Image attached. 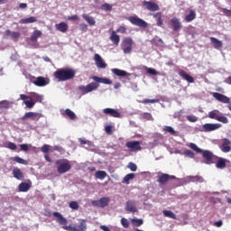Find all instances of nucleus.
<instances>
[{
    "instance_id": "nucleus-1",
    "label": "nucleus",
    "mask_w": 231,
    "mask_h": 231,
    "mask_svg": "<svg viewBox=\"0 0 231 231\" xmlns=\"http://www.w3.org/2000/svg\"><path fill=\"white\" fill-rule=\"evenodd\" d=\"M54 217H56L57 223L59 225H63L62 228L63 230L67 231H86L88 230V225H86L85 219H79V225L78 226H66L68 225V219L66 217H62V215L59 212H54L52 214Z\"/></svg>"
},
{
    "instance_id": "nucleus-2",
    "label": "nucleus",
    "mask_w": 231,
    "mask_h": 231,
    "mask_svg": "<svg viewBox=\"0 0 231 231\" xmlns=\"http://www.w3.org/2000/svg\"><path fill=\"white\" fill-rule=\"evenodd\" d=\"M92 80L95 82H91L87 86L81 85L79 87V90L81 91L82 95H88V93H91V91H95V89H98L100 88V84L111 85L113 84V80L107 78H100L97 76H93Z\"/></svg>"
},
{
    "instance_id": "nucleus-3",
    "label": "nucleus",
    "mask_w": 231,
    "mask_h": 231,
    "mask_svg": "<svg viewBox=\"0 0 231 231\" xmlns=\"http://www.w3.org/2000/svg\"><path fill=\"white\" fill-rule=\"evenodd\" d=\"M76 73L73 69H60L54 72L53 77L58 82H66L67 80L75 79Z\"/></svg>"
},
{
    "instance_id": "nucleus-4",
    "label": "nucleus",
    "mask_w": 231,
    "mask_h": 231,
    "mask_svg": "<svg viewBox=\"0 0 231 231\" xmlns=\"http://www.w3.org/2000/svg\"><path fill=\"white\" fill-rule=\"evenodd\" d=\"M58 174H66L71 171V163L68 159H59L56 161Z\"/></svg>"
},
{
    "instance_id": "nucleus-5",
    "label": "nucleus",
    "mask_w": 231,
    "mask_h": 231,
    "mask_svg": "<svg viewBox=\"0 0 231 231\" xmlns=\"http://www.w3.org/2000/svg\"><path fill=\"white\" fill-rule=\"evenodd\" d=\"M221 112L219 110L215 109L208 113V118L211 120H217V122H221L222 124H228V118L225 116H219Z\"/></svg>"
},
{
    "instance_id": "nucleus-6",
    "label": "nucleus",
    "mask_w": 231,
    "mask_h": 231,
    "mask_svg": "<svg viewBox=\"0 0 231 231\" xmlns=\"http://www.w3.org/2000/svg\"><path fill=\"white\" fill-rule=\"evenodd\" d=\"M127 21H129L131 24H134V26H138L139 28H147L149 26L145 20H143L138 16H129Z\"/></svg>"
},
{
    "instance_id": "nucleus-7",
    "label": "nucleus",
    "mask_w": 231,
    "mask_h": 231,
    "mask_svg": "<svg viewBox=\"0 0 231 231\" xmlns=\"http://www.w3.org/2000/svg\"><path fill=\"white\" fill-rule=\"evenodd\" d=\"M133 38H125L121 42V48L125 54H129L133 51Z\"/></svg>"
},
{
    "instance_id": "nucleus-8",
    "label": "nucleus",
    "mask_w": 231,
    "mask_h": 231,
    "mask_svg": "<svg viewBox=\"0 0 231 231\" xmlns=\"http://www.w3.org/2000/svg\"><path fill=\"white\" fill-rule=\"evenodd\" d=\"M42 118V114L37 112H26L21 118L23 122L24 120H32L33 122H39Z\"/></svg>"
},
{
    "instance_id": "nucleus-9",
    "label": "nucleus",
    "mask_w": 231,
    "mask_h": 231,
    "mask_svg": "<svg viewBox=\"0 0 231 231\" xmlns=\"http://www.w3.org/2000/svg\"><path fill=\"white\" fill-rule=\"evenodd\" d=\"M125 147L131 152H138V151H142V143L140 141H129L125 143Z\"/></svg>"
},
{
    "instance_id": "nucleus-10",
    "label": "nucleus",
    "mask_w": 231,
    "mask_h": 231,
    "mask_svg": "<svg viewBox=\"0 0 231 231\" xmlns=\"http://www.w3.org/2000/svg\"><path fill=\"white\" fill-rule=\"evenodd\" d=\"M212 96L218 101L221 102L222 104H228L227 105V108L229 109V111H231V102H230V97L218 93V92H214L212 94Z\"/></svg>"
},
{
    "instance_id": "nucleus-11",
    "label": "nucleus",
    "mask_w": 231,
    "mask_h": 231,
    "mask_svg": "<svg viewBox=\"0 0 231 231\" xmlns=\"http://www.w3.org/2000/svg\"><path fill=\"white\" fill-rule=\"evenodd\" d=\"M109 201H111L109 197H103L98 200H92L91 205H93V207H98L99 208H105V207L109 205Z\"/></svg>"
},
{
    "instance_id": "nucleus-12",
    "label": "nucleus",
    "mask_w": 231,
    "mask_h": 231,
    "mask_svg": "<svg viewBox=\"0 0 231 231\" xmlns=\"http://www.w3.org/2000/svg\"><path fill=\"white\" fill-rule=\"evenodd\" d=\"M222 152H231V141L228 138H223L218 145Z\"/></svg>"
},
{
    "instance_id": "nucleus-13",
    "label": "nucleus",
    "mask_w": 231,
    "mask_h": 231,
    "mask_svg": "<svg viewBox=\"0 0 231 231\" xmlns=\"http://www.w3.org/2000/svg\"><path fill=\"white\" fill-rule=\"evenodd\" d=\"M103 113L106 116H111L112 118H122V114L115 108H105L103 109Z\"/></svg>"
},
{
    "instance_id": "nucleus-14",
    "label": "nucleus",
    "mask_w": 231,
    "mask_h": 231,
    "mask_svg": "<svg viewBox=\"0 0 231 231\" xmlns=\"http://www.w3.org/2000/svg\"><path fill=\"white\" fill-rule=\"evenodd\" d=\"M94 60L97 68H98L99 69H106V68H107V63L104 62V60L102 59V56H100V54H95Z\"/></svg>"
},
{
    "instance_id": "nucleus-15",
    "label": "nucleus",
    "mask_w": 231,
    "mask_h": 231,
    "mask_svg": "<svg viewBox=\"0 0 231 231\" xmlns=\"http://www.w3.org/2000/svg\"><path fill=\"white\" fill-rule=\"evenodd\" d=\"M200 153H202V158L206 160V163L208 165H211V163H214V162L212 161L214 160V153H212V152L208 150H202Z\"/></svg>"
},
{
    "instance_id": "nucleus-16",
    "label": "nucleus",
    "mask_w": 231,
    "mask_h": 231,
    "mask_svg": "<svg viewBox=\"0 0 231 231\" xmlns=\"http://www.w3.org/2000/svg\"><path fill=\"white\" fill-rule=\"evenodd\" d=\"M143 5L145 6L146 10H149L150 12H158V10H160V5L154 2L144 1L143 2Z\"/></svg>"
},
{
    "instance_id": "nucleus-17",
    "label": "nucleus",
    "mask_w": 231,
    "mask_h": 231,
    "mask_svg": "<svg viewBox=\"0 0 231 231\" xmlns=\"http://www.w3.org/2000/svg\"><path fill=\"white\" fill-rule=\"evenodd\" d=\"M221 124H205L203 125V129L205 133H210L212 131H217V129H221Z\"/></svg>"
},
{
    "instance_id": "nucleus-18",
    "label": "nucleus",
    "mask_w": 231,
    "mask_h": 231,
    "mask_svg": "<svg viewBox=\"0 0 231 231\" xmlns=\"http://www.w3.org/2000/svg\"><path fill=\"white\" fill-rule=\"evenodd\" d=\"M178 75L183 79V80H186V82H189V84H194V79L192 76L189 75L185 70L180 69L178 72Z\"/></svg>"
},
{
    "instance_id": "nucleus-19",
    "label": "nucleus",
    "mask_w": 231,
    "mask_h": 231,
    "mask_svg": "<svg viewBox=\"0 0 231 231\" xmlns=\"http://www.w3.org/2000/svg\"><path fill=\"white\" fill-rule=\"evenodd\" d=\"M169 180H176V177L171 176L167 173H162L161 176H159L158 182L161 183V185H165Z\"/></svg>"
},
{
    "instance_id": "nucleus-20",
    "label": "nucleus",
    "mask_w": 231,
    "mask_h": 231,
    "mask_svg": "<svg viewBox=\"0 0 231 231\" xmlns=\"http://www.w3.org/2000/svg\"><path fill=\"white\" fill-rule=\"evenodd\" d=\"M32 189V180L29 182H21L18 186L19 192H28Z\"/></svg>"
},
{
    "instance_id": "nucleus-21",
    "label": "nucleus",
    "mask_w": 231,
    "mask_h": 231,
    "mask_svg": "<svg viewBox=\"0 0 231 231\" xmlns=\"http://www.w3.org/2000/svg\"><path fill=\"white\" fill-rule=\"evenodd\" d=\"M32 84L38 86V88H43L44 86H48V81H46V78L40 76L36 80L32 81Z\"/></svg>"
},
{
    "instance_id": "nucleus-22",
    "label": "nucleus",
    "mask_w": 231,
    "mask_h": 231,
    "mask_svg": "<svg viewBox=\"0 0 231 231\" xmlns=\"http://www.w3.org/2000/svg\"><path fill=\"white\" fill-rule=\"evenodd\" d=\"M171 25L173 26V32H180L181 30V23L180 19L173 17L171 20Z\"/></svg>"
},
{
    "instance_id": "nucleus-23",
    "label": "nucleus",
    "mask_w": 231,
    "mask_h": 231,
    "mask_svg": "<svg viewBox=\"0 0 231 231\" xmlns=\"http://www.w3.org/2000/svg\"><path fill=\"white\" fill-rule=\"evenodd\" d=\"M112 73L116 77H131V74L120 69H112Z\"/></svg>"
},
{
    "instance_id": "nucleus-24",
    "label": "nucleus",
    "mask_w": 231,
    "mask_h": 231,
    "mask_svg": "<svg viewBox=\"0 0 231 231\" xmlns=\"http://www.w3.org/2000/svg\"><path fill=\"white\" fill-rule=\"evenodd\" d=\"M217 161L216 162L217 169H226V159H224L223 157H217Z\"/></svg>"
},
{
    "instance_id": "nucleus-25",
    "label": "nucleus",
    "mask_w": 231,
    "mask_h": 231,
    "mask_svg": "<svg viewBox=\"0 0 231 231\" xmlns=\"http://www.w3.org/2000/svg\"><path fill=\"white\" fill-rule=\"evenodd\" d=\"M55 28L56 30H58V32H61V33H66V32H68V23L61 22L60 23H56L55 24Z\"/></svg>"
},
{
    "instance_id": "nucleus-26",
    "label": "nucleus",
    "mask_w": 231,
    "mask_h": 231,
    "mask_svg": "<svg viewBox=\"0 0 231 231\" xmlns=\"http://www.w3.org/2000/svg\"><path fill=\"white\" fill-rule=\"evenodd\" d=\"M13 175L16 180H24V173H23V171L19 168H14Z\"/></svg>"
},
{
    "instance_id": "nucleus-27",
    "label": "nucleus",
    "mask_w": 231,
    "mask_h": 231,
    "mask_svg": "<svg viewBox=\"0 0 231 231\" xmlns=\"http://www.w3.org/2000/svg\"><path fill=\"white\" fill-rule=\"evenodd\" d=\"M125 210H127V212H138V208H136V206L134 205V201L133 200H128L126 202Z\"/></svg>"
},
{
    "instance_id": "nucleus-28",
    "label": "nucleus",
    "mask_w": 231,
    "mask_h": 231,
    "mask_svg": "<svg viewBox=\"0 0 231 231\" xmlns=\"http://www.w3.org/2000/svg\"><path fill=\"white\" fill-rule=\"evenodd\" d=\"M210 41L215 50H219V48H223V42L219 41L217 38L210 37Z\"/></svg>"
},
{
    "instance_id": "nucleus-29",
    "label": "nucleus",
    "mask_w": 231,
    "mask_h": 231,
    "mask_svg": "<svg viewBox=\"0 0 231 231\" xmlns=\"http://www.w3.org/2000/svg\"><path fill=\"white\" fill-rule=\"evenodd\" d=\"M196 19V11L189 10V14L184 17L185 23H192Z\"/></svg>"
},
{
    "instance_id": "nucleus-30",
    "label": "nucleus",
    "mask_w": 231,
    "mask_h": 231,
    "mask_svg": "<svg viewBox=\"0 0 231 231\" xmlns=\"http://www.w3.org/2000/svg\"><path fill=\"white\" fill-rule=\"evenodd\" d=\"M40 37H42V32L39 31V30H35L31 37H30V41L32 42H37L38 39H40Z\"/></svg>"
},
{
    "instance_id": "nucleus-31",
    "label": "nucleus",
    "mask_w": 231,
    "mask_h": 231,
    "mask_svg": "<svg viewBox=\"0 0 231 231\" xmlns=\"http://www.w3.org/2000/svg\"><path fill=\"white\" fill-rule=\"evenodd\" d=\"M82 18L88 23V24H89V26H95V24H97V21H95V18L93 16L83 14Z\"/></svg>"
},
{
    "instance_id": "nucleus-32",
    "label": "nucleus",
    "mask_w": 231,
    "mask_h": 231,
    "mask_svg": "<svg viewBox=\"0 0 231 231\" xmlns=\"http://www.w3.org/2000/svg\"><path fill=\"white\" fill-rule=\"evenodd\" d=\"M110 41L115 44L116 46H118L120 44V36L116 34V32L113 31L110 35Z\"/></svg>"
},
{
    "instance_id": "nucleus-33",
    "label": "nucleus",
    "mask_w": 231,
    "mask_h": 231,
    "mask_svg": "<svg viewBox=\"0 0 231 231\" xmlns=\"http://www.w3.org/2000/svg\"><path fill=\"white\" fill-rule=\"evenodd\" d=\"M33 23H37L36 16H31L29 18H23L20 20V24H32Z\"/></svg>"
},
{
    "instance_id": "nucleus-34",
    "label": "nucleus",
    "mask_w": 231,
    "mask_h": 231,
    "mask_svg": "<svg viewBox=\"0 0 231 231\" xmlns=\"http://www.w3.org/2000/svg\"><path fill=\"white\" fill-rule=\"evenodd\" d=\"M62 115H63V116H69V118L70 120H76L77 119V115H75V112L71 111V109H69V108L65 109V111Z\"/></svg>"
},
{
    "instance_id": "nucleus-35",
    "label": "nucleus",
    "mask_w": 231,
    "mask_h": 231,
    "mask_svg": "<svg viewBox=\"0 0 231 231\" xmlns=\"http://www.w3.org/2000/svg\"><path fill=\"white\" fill-rule=\"evenodd\" d=\"M106 177H107V172H106L105 171H97L95 173V178L97 180H106Z\"/></svg>"
},
{
    "instance_id": "nucleus-36",
    "label": "nucleus",
    "mask_w": 231,
    "mask_h": 231,
    "mask_svg": "<svg viewBox=\"0 0 231 231\" xmlns=\"http://www.w3.org/2000/svg\"><path fill=\"white\" fill-rule=\"evenodd\" d=\"M189 180L192 182H197V183H203L205 181V180L203 179V177L197 175V176H189Z\"/></svg>"
},
{
    "instance_id": "nucleus-37",
    "label": "nucleus",
    "mask_w": 231,
    "mask_h": 231,
    "mask_svg": "<svg viewBox=\"0 0 231 231\" xmlns=\"http://www.w3.org/2000/svg\"><path fill=\"white\" fill-rule=\"evenodd\" d=\"M134 173H128L126 174L123 179V183H125V185H129L130 180H134Z\"/></svg>"
},
{
    "instance_id": "nucleus-38",
    "label": "nucleus",
    "mask_w": 231,
    "mask_h": 231,
    "mask_svg": "<svg viewBox=\"0 0 231 231\" xmlns=\"http://www.w3.org/2000/svg\"><path fill=\"white\" fill-rule=\"evenodd\" d=\"M162 131H164V133H169L170 134H171L172 136H176L177 133L174 131V128H172V126H163Z\"/></svg>"
},
{
    "instance_id": "nucleus-39",
    "label": "nucleus",
    "mask_w": 231,
    "mask_h": 231,
    "mask_svg": "<svg viewBox=\"0 0 231 231\" xmlns=\"http://www.w3.org/2000/svg\"><path fill=\"white\" fill-rule=\"evenodd\" d=\"M13 162H16V163H20L21 165H28V162L19 156L13 157Z\"/></svg>"
},
{
    "instance_id": "nucleus-40",
    "label": "nucleus",
    "mask_w": 231,
    "mask_h": 231,
    "mask_svg": "<svg viewBox=\"0 0 231 231\" xmlns=\"http://www.w3.org/2000/svg\"><path fill=\"white\" fill-rule=\"evenodd\" d=\"M162 214H163V216H165V217H170L171 219H177L176 214H174V212H172L171 210H163Z\"/></svg>"
},
{
    "instance_id": "nucleus-41",
    "label": "nucleus",
    "mask_w": 231,
    "mask_h": 231,
    "mask_svg": "<svg viewBox=\"0 0 231 231\" xmlns=\"http://www.w3.org/2000/svg\"><path fill=\"white\" fill-rule=\"evenodd\" d=\"M153 17L157 18V26H163V21L162 20V13H156Z\"/></svg>"
},
{
    "instance_id": "nucleus-42",
    "label": "nucleus",
    "mask_w": 231,
    "mask_h": 231,
    "mask_svg": "<svg viewBox=\"0 0 231 231\" xmlns=\"http://www.w3.org/2000/svg\"><path fill=\"white\" fill-rule=\"evenodd\" d=\"M132 225H134V226H142V225H143V219H142V218H134L132 220Z\"/></svg>"
},
{
    "instance_id": "nucleus-43",
    "label": "nucleus",
    "mask_w": 231,
    "mask_h": 231,
    "mask_svg": "<svg viewBox=\"0 0 231 231\" xmlns=\"http://www.w3.org/2000/svg\"><path fill=\"white\" fill-rule=\"evenodd\" d=\"M189 147L191 148L192 151H195V152H199V153L203 152V150H201L199 147H198V145H196V143H190L189 144Z\"/></svg>"
},
{
    "instance_id": "nucleus-44",
    "label": "nucleus",
    "mask_w": 231,
    "mask_h": 231,
    "mask_svg": "<svg viewBox=\"0 0 231 231\" xmlns=\"http://www.w3.org/2000/svg\"><path fill=\"white\" fill-rule=\"evenodd\" d=\"M101 10H104L105 12H111L113 10V5L106 3L101 5Z\"/></svg>"
},
{
    "instance_id": "nucleus-45",
    "label": "nucleus",
    "mask_w": 231,
    "mask_h": 231,
    "mask_svg": "<svg viewBox=\"0 0 231 231\" xmlns=\"http://www.w3.org/2000/svg\"><path fill=\"white\" fill-rule=\"evenodd\" d=\"M10 107V103L8 101L4 100L0 102V109H8Z\"/></svg>"
},
{
    "instance_id": "nucleus-46",
    "label": "nucleus",
    "mask_w": 231,
    "mask_h": 231,
    "mask_svg": "<svg viewBox=\"0 0 231 231\" xmlns=\"http://www.w3.org/2000/svg\"><path fill=\"white\" fill-rule=\"evenodd\" d=\"M143 104H158L160 102V99H143Z\"/></svg>"
},
{
    "instance_id": "nucleus-47",
    "label": "nucleus",
    "mask_w": 231,
    "mask_h": 231,
    "mask_svg": "<svg viewBox=\"0 0 231 231\" xmlns=\"http://www.w3.org/2000/svg\"><path fill=\"white\" fill-rule=\"evenodd\" d=\"M128 169H130V171H132L133 172H136V171L138 170V166H136V164L134 162H129Z\"/></svg>"
},
{
    "instance_id": "nucleus-48",
    "label": "nucleus",
    "mask_w": 231,
    "mask_h": 231,
    "mask_svg": "<svg viewBox=\"0 0 231 231\" xmlns=\"http://www.w3.org/2000/svg\"><path fill=\"white\" fill-rule=\"evenodd\" d=\"M24 104L29 109H32L33 106H35V102H33L32 99H30L29 101H24Z\"/></svg>"
},
{
    "instance_id": "nucleus-49",
    "label": "nucleus",
    "mask_w": 231,
    "mask_h": 231,
    "mask_svg": "<svg viewBox=\"0 0 231 231\" xmlns=\"http://www.w3.org/2000/svg\"><path fill=\"white\" fill-rule=\"evenodd\" d=\"M42 152L48 154L50 152V144H43L41 148Z\"/></svg>"
},
{
    "instance_id": "nucleus-50",
    "label": "nucleus",
    "mask_w": 231,
    "mask_h": 231,
    "mask_svg": "<svg viewBox=\"0 0 231 231\" xmlns=\"http://www.w3.org/2000/svg\"><path fill=\"white\" fill-rule=\"evenodd\" d=\"M69 207L72 208V210H79V202L77 201H71L69 203Z\"/></svg>"
},
{
    "instance_id": "nucleus-51",
    "label": "nucleus",
    "mask_w": 231,
    "mask_h": 231,
    "mask_svg": "<svg viewBox=\"0 0 231 231\" xmlns=\"http://www.w3.org/2000/svg\"><path fill=\"white\" fill-rule=\"evenodd\" d=\"M20 100H23V104H24V102H27L28 100H32V98L30 96H26L24 94H21L20 95Z\"/></svg>"
},
{
    "instance_id": "nucleus-52",
    "label": "nucleus",
    "mask_w": 231,
    "mask_h": 231,
    "mask_svg": "<svg viewBox=\"0 0 231 231\" xmlns=\"http://www.w3.org/2000/svg\"><path fill=\"white\" fill-rule=\"evenodd\" d=\"M184 156H188V158H194V152L191 150H185Z\"/></svg>"
},
{
    "instance_id": "nucleus-53",
    "label": "nucleus",
    "mask_w": 231,
    "mask_h": 231,
    "mask_svg": "<svg viewBox=\"0 0 231 231\" xmlns=\"http://www.w3.org/2000/svg\"><path fill=\"white\" fill-rule=\"evenodd\" d=\"M146 71L149 75H153L156 76L158 75V71H156V69H152V68H147Z\"/></svg>"
},
{
    "instance_id": "nucleus-54",
    "label": "nucleus",
    "mask_w": 231,
    "mask_h": 231,
    "mask_svg": "<svg viewBox=\"0 0 231 231\" xmlns=\"http://www.w3.org/2000/svg\"><path fill=\"white\" fill-rule=\"evenodd\" d=\"M121 225L124 226V228H129V220H127V218H122Z\"/></svg>"
},
{
    "instance_id": "nucleus-55",
    "label": "nucleus",
    "mask_w": 231,
    "mask_h": 231,
    "mask_svg": "<svg viewBox=\"0 0 231 231\" xmlns=\"http://www.w3.org/2000/svg\"><path fill=\"white\" fill-rule=\"evenodd\" d=\"M7 147L11 151H16L17 150V144H15L14 143H8V146Z\"/></svg>"
},
{
    "instance_id": "nucleus-56",
    "label": "nucleus",
    "mask_w": 231,
    "mask_h": 231,
    "mask_svg": "<svg viewBox=\"0 0 231 231\" xmlns=\"http://www.w3.org/2000/svg\"><path fill=\"white\" fill-rule=\"evenodd\" d=\"M105 131H106V134H113V126L106 125L105 127Z\"/></svg>"
},
{
    "instance_id": "nucleus-57",
    "label": "nucleus",
    "mask_w": 231,
    "mask_h": 231,
    "mask_svg": "<svg viewBox=\"0 0 231 231\" xmlns=\"http://www.w3.org/2000/svg\"><path fill=\"white\" fill-rule=\"evenodd\" d=\"M221 12H223V14L226 15V17H231V10H228L226 8H222Z\"/></svg>"
},
{
    "instance_id": "nucleus-58",
    "label": "nucleus",
    "mask_w": 231,
    "mask_h": 231,
    "mask_svg": "<svg viewBox=\"0 0 231 231\" xmlns=\"http://www.w3.org/2000/svg\"><path fill=\"white\" fill-rule=\"evenodd\" d=\"M117 33H125L127 32V28L125 26H119L116 30Z\"/></svg>"
},
{
    "instance_id": "nucleus-59",
    "label": "nucleus",
    "mask_w": 231,
    "mask_h": 231,
    "mask_svg": "<svg viewBox=\"0 0 231 231\" xmlns=\"http://www.w3.org/2000/svg\"><path fill=\"white\" fill-rule=\"evenodd\" d=\"M152 43L153 44H163V40H162L161 38L156 37L152 40Z\"/></svg>"
},
{
    "instance_id": "nucleus-60",
    "label": "nucleus",
    "mask_w": 231,
    "mask_h": 231,
    "mask_svg": "<svg viewBox=\"0 0 231 231\" xmlns=\"http://www.w3.org/2000/svg\"><path fill=\"white\" fill-rule=\"evenodd\" d=\"M187 120H189V122H198V117L196 116H188Z\"/></svg>"
},
{
    "instance_id": "nucleus-61",
    "label": "nucleus",
    "mask_w": 231,
    "mask_h": 231,
    "mask_svg": "<svg viewBox=\"0 0 231 231\" xmlns=\"http://www.w3.org/2000/svg\"><path fill=\"white\" fill-rule=\"evenodd\" d=\"M11 37L12 39H19V37H21V33H19L18 32H13L11 33Z\"/></svg>"
},
{
    "instance_id": "nucleus-62",
    "label": "nucleus",
    "mask_w": 231,
    "mask_h": 231,
    "mask_svg": "<svg viewBox=\"0 0 231 231\" xmlns=\"http://www.w3.org/2000/svg\"><path fill=\"white\" fill-rule=\"evenodd\" d=\"M79 28H80L81 32H88V24H86V23H80Z\"/></svg>"
},
{
    "instance_id": "nucleus-63",
    "label": "nucleus",
    "mask_w": 231,
    "mask_h": 231,
    "mask_svg": "<svg viewBox=\"0 0 231 231\" xmlns=\"http://www.w3.org/2000/svg\"><path fill=\"white\" fill-rule=\"evenodd\" d=\"M20 148H21V151H24V152H28V144L26 143H23V144H20Z\"/></svg>"
},
{
    "instance_id": "nucleus-64",
    "label": "nucleus",
    "mask_w": 231,
    "mask_h": 231,
    "mask_svg": "<svg viewBox=\"0 0 231 231\" xmlns=\"http://www.w3.org/2000/svg\"><path fill=\"white\" fill-rule=\"evenodd\" d=\"M54 151H57L58 152H63L64 148H62V146H60V145H55Z\"/></svg>"
}]
</instances>
